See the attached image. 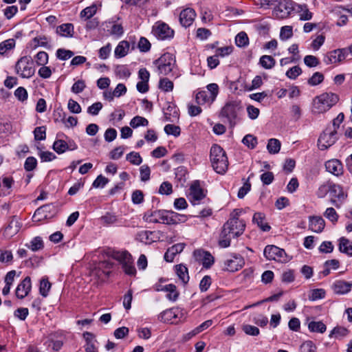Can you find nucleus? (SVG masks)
Returning <instances> with one entry per match:
<instances>
[{
    "label": "nucleus",
    "mask_w": 352,
    "mask_h": 352,
    "mask_svg": "<svg viewBox=\"0 0 352 352\" xmlns=\"http://www.w3.org/2000/svg\"><path fill=\"white\" fill-rule=\"evenodd\" d=\"M348 333V330L346 328L338 327H335L329 333V338L335 337L336 338H342L345 337Z\"/></svg>",
    "instance_id": "nucleus-52"
},
{
    "label": "nucleus",
    "mask_w": 352,
    "mask_h": 352,
    "mask_svg": "<svg viewBox=\"0 0 352 352\" xmlns=\"http://www.w3.org/2000/svg\"><path fill=\"white\" fill-rule=\"evenodd\" d=\"M126 159L133 165H140L142 162L140 155L133 151L128 153L126 156Z\"/></svg>",
    "instance_id": "nucleus-55"
},
{
    "label": "nucleus",
    "mask_w": 352,
    "mask_h": 352,
    "mask_svg": "<svg viewBox=\"0 0 352 352\" xmlns=\"http://www.w3.org/2000/svg\"><path fill=\"white\" fill-rule=\"evenodd\" d=\"M339 100V96L333 93H323L316 96L313 101V112L322 113L329 110Z\"/></svg>",
    "instance_id": "nucleus-3"
},
{
    "label": "nucleus",
    "mask_w": 352,
    "mask_h": 352,
    "mask_svg": "<svg viewBox=\"0 0 352 352\" xmlns=\"http://www.w3.org/2000/svg\"><path fill=\"white\" fill-rule=\"evenodd\" d=\"M300 349L302 352H316V346L310 340L304 342L301 344Z\"/></svg>",
    "instance_id": "nucleus-64"
},
{
    "label": "nucleus",
    "mask_w": 352,
    "mask_h": 352,
    "mask_svg": "<svg viewBox=\"0 0 352 352\" xmlns=\"http://www.w3.org/2000/svg\"><path fill=\"white\" fill-rule=\"evenodd\" d=\"M148 124V121L144 117L135 116L130 122V125L133 128H137L140 126H146Z\"/></svg>",
    "instance_id": "nucleus-50"
},
{
    "label": "nucleus",
    "mask_w": 352,
    "mask_h": 352,
    "mask_svg": "<svg viewBox=\"0 0 352 352\" xmlns=\"http://www.w3.org/2000/svg\"><path fill=\"white\" fill-rule=\"evenodd\" d=\"M348 55L346 48L332 50L324 55L323 61L326 65L336 64L344 60Z\"/></svg>",
    "instance_id": "nucleus-10"
},
{
    "label": "nucleus",
    "mask_w": 352,
    "mask_h": 352,
    "mask_svg": "<svg viewBox=\"0 0 352 352\" xmlns=\"http://www.w3.org/2000/svg\"><path fill=\"white\" fill-rule=\"evenodd\" d=\"M164 132L168 135L178 137L181 133V129L179 126L168 124L164 126Z\"/></svg>",
    "instance_id": "nucleus-51"
},
{
    "label": "nucleus",
    "mask_w": 352,
    "mask_h": 352,
    "mask_svg": "<svg viewBox=\"0 0 352 352\" xmlns=\"http://www.w3.org/2000/svg\"><path fill=\"white\" fill-rule=\"evenodd\" d=\"M143 219L148 223L173 225L186 221L187 216L173 211L151 209L144 213Z\"/></svg>",
    "instance_id": "nucleus-2"
},
{
    "label": "nucleus",
    "mask_w": 352,
    "mask_h": 352,
    "mask_svg": "<svg viewBox=\"0 0 352 352\" xmlns=\"http://www.w3.org/2000/svg\"><path fill=\"white\" fill-rule=\"evenodd\" d=\"M111 256L122 265L125 274L129 276L135 275L136 270L133 265L132 256L127 251H113Z\"/></svg>",
    "instance_id": "nucleus-4"
},
{
    "label": "nucleus",
    "mask_w": 352,
    "mask_h": 352,
    "mask_svg": "<svg viewBox=\"0 0 352 352\" xmlns=\"http://www.w3.org/2000/svg\"><path fill=\"white\" fill-rule=\"evenodd\" d=\"M179 310L177 308H170L161 312L158 316V319L164 322H174V320L177 318Z\"/></svg>",
    "instance_id": "nucleus-24"
},
{
    "label": "nucleus",
    "mask_w": 352,
    "mask_h": 352,
    "mask_svg": "<svg viewBox=\"0 0 352 352\" xmlns=\"http://www.w3.org/2000/svg\"><path fill=\"white\" fill-rule=\"evenodd\" d=\"M214 100L210 98L208 91L205 90L199 91L195 94V102L199 105H203L204 104H211Z\"/></svg>",
    "instance_id": "nucleus-34"
},
{
    "label": "nucleus",
    "mask_w": 352,
    "mask_h": 352,
    "mask_svg": "<svg viewBox=\"0 0 352 352\" xmlns=\"http://www.w3.org/2000/svg\"><path fill=\"white\" fill-rule=\"evenodd\" d=\"M242 142L250 148H254L256 144L257 140L252 135H246L242 140Z\"/></svg>",
    "instance_id": "nucleus-63"
},
{
    "label": "nucleus",
    "mask_w": 352,
    "mask_h": 352,
    "mask_svg": "<svg viewBox=\"0 0 352 352\" xmlns=\"http://www.w3.org/2000/svg\"><path fill=\"white\" fill-rule=\"evenodd\" d=\"M50 288L51 283L49 282L48 278L46 277L42 278L40 282V294L43 297H47Z\"/></svg>",
    "instance_id": "nucleus-42"
},
{
    "label": "nucleus",
    "mask_w": 352,
    "mask_h": 352,
    "mask_svg": "<svg viewBox=\"0 0 352 352\" xmlns=\"http://www.w3.org/2000/svg\"><path fill=\"white\" fill-rule=\"evenodd\" d=\"M56 33L63 37H72L74 34V25L70 23L60 25L56 28Z\"/></svg>",
    "instance_id": "nucleus-29"
},
{
    "label": "nucleus",
    "mask_w": 352,
    "mask_h": 352,
    "mask_svg": "<svg viewBox=\"0 0 352 352\" xmlns=\"http://www.w3.org/2000/svg\"><path fill=\"white\" fill-rule=\"evenodd\" d=\"M337 131L334 129L333 131L325 130L318 140V146L320 150H326L332 146L337 140Z\"/></svg>",
    "instance_id": "nucleus-9"
},
{
    "label": "nucleus",
    "mask_w": 352,
    "mask_h": 352,
    "mask_svg": "<svg viewBox=\"0 0 352 352\" xmlns=\"http://www.w3.org/2000/svg\"><path fill=\"white\" fill-rule=\"evenodd\" d=\"M325 226L324 220L319 216H311L309 218V229L316 233L321 232Z\"/></svg>",
    "instance_id": "nucleus-23"
},
{
    "label": "nucleus",
    "mask_w": 352,
    "mask_h": 352,
    "mask_svg": "<svg viewBox=\"0 0 352 352\" xmlns=\"http://www.w3.org/2000/svg\"><path fill=\"white\" fill-rule=\"evenodd\" d=\"M243 212L241 208L234 209L229 214V217L223 225L221 236V248H227L230 245L232 239H236L242 235L245 230L246 223L240 217Z\"/></svg>",
    "instance_id": "nucleus-1"
},
{
    "label": "nucleus",
    "mask_w": 352,
    "mask_h": 352,
    "mask_svg": "<svg viewBox=\"0 0 352 352\" xmlns=\"http://www.w3.org/2000/svg\"><path fill=\"white\" fill-rule=\"evenodd\" d=\"M35 61L38 65H45L48 62V54L45 52L41 51L36 54Z\"/></svg>",
    "instance_id": "nucleus-59"
},
{
    "label": "nucleus",
    "mask_w": 352,
    "mask_h": 352,
    "mask_svg": "<svg viewBox=\"0 0 352 352\" xmlns=\"http://www.w3.org/2000/svg\"><path fill=\"white\" fill-rule=\"evenodd\" d=\"M28 248L31 249L32 251H38L39 250L43 249V241L40 236H36L30 242L28 245H26Z\"/></svg>",
    "instance_id": "nucleus-47"
},
{
    "label": "nucleus",
    "mask_w": 352,
    "mask_h": 352,
    "mask_svg": "<svg viewBox=\"0 0 352 352\" xmlns=\"http://www.w3.org/2000/svg\"><path fill=\"white\" fill-rule=\"evenodd\" d=\"M52 207V206L51 204H45L37 208L33 215V221H41L47 219Z\"/></svg>",
    "instance_id": "nucleus-27"
},
{
    "label": "nucleus",
    "mask_w": 352,
    "mask_h": 352,
    "mask_svg": "<svg viewBox=\"0 0 352 352\" xmlns=\"http://www.w3.org/2000/svg\"><path fill=\"white\" fill-rule=\"evenodd\" d=\"M153 33L160 40L171 38L174 36V31L164 23H157L153 27Z\"/></svg>",
    "instance_id": "nucleus-13"
},
{
    "label": "nucleus",
    "mask_w": 352,
    "mask_h": 352,
    "mask_svg": "<svg viewBox=\"0 0 352 352\" xmlns=\"http://www.w3.org/2000/svg\"><path fill=\"white\" fill-rule=\"evenodd\" d=\"M109 180L102 175H98L96 179L94 181L92 186L94 188H104Z\"/></svg>",
    "instance_id": "nucleus-62"
},
{
    "label": "nucleus",
    "mask_w": 352,
    "mask_h": 352,
    "mask_svg": "<svg viewBox=\"0 0 352 352\" xmlns=\"http://www.w3.org/2000/svg\"><path fill=\"white\" fill-rule=\"evenodd\" d=\"M329 192L338 199L343 200L346 197V195L344 192L342 188L340 185L332 182L329 183Z\"/></svg>",
    "instance_id": "nucleus-35"
},
{
    "label": "nucleus",
    "mask_w": 352,
    "mask_h": 352,
    "mask_svg": "<svg viewBox=\"0 0 352 352\" xmlns=\"http://www.w3.org/2000/svg\"><path fill=\"white\" fill-rule=\"evenodd\" d=\"M160 75H168L175 66V58L170 53H165L154 62Z\"/></svg>",
    "instance_id": "nucleus-5"
},
{
    "label": "nucleus",
    "mask_w": 352,
    "mask_h": 352,
    "mask_svg": "<svg viewBox=\"0 0 352 352\" xmlns=\"http://www.w3.org/2000/svg\"><path fill=\"white\" fill-rule=\"evenodd\" d=\"M193 257L199 263L201 264L204 267L208 269L214 263V257L212 255L202 249H197L193 252Z\"/></svg>",
    "instance_id": "nucleus-11"
},
{
    "label": "nucleus",
    "mask_w": 352,
    "mask_h": 352,
    "mask_svg": "<svg viewBox=\"0 0 352 352\" xmlns=\"http://www.w3.org/2000/svg\"><path fill=\"white\" fill-rule=\"evenodd\" d=\"M259 63L266 69H272L276 63L275 59L269 55H263L260 58Z\"/></svg>",
    "instance_id": "nucleus-40"
},
{
    "label": "nucleus",
    "mask_w": 352,
    "mask_h": 352,
    "mask_svg": "<svg viewBox=\"0 0 352 352\" xmlns=\"http://www.w3.org/2000/svg\"><path fill=\"white\" fill-rule=\"evenodd\" d=\"M244 263L245 262L243 257L239 254H234L225 261L223 270L234 272L241 269Z\"/></svg>",
    "instance_id": "nucleus-12"
},
{
    "label": "nucleus",
    "mask_w": 352,
    "mask_h": 352,
    "mask_svg": "<svg viewBox=\"0 0 352 352\" xmlns=\"http://www.w3.org/2000/svg\"><path fill=\"white\" fill-rule=\"evenodd\" d=\"M129 49V43L126 41H120L115 49V56L122 58L125 56Z\"/></svg>",
    "instance_id": "nucleus-36"
},
{
    "label": "nucleus",
    "mask_w": 352,
    "mask_h": 352,
    "mask_svg": "<svg viewBox=\"0 0 352 352\" xmlns=\"http://www.w3.org/2000/svg\"><path fill=\"white\" fill-rule=\"evenodd\" d=\"M220 156V146L217 144H214L210 151V160L211 162L212 167L213 170L217 173H220L219 166V161Z\"/></svg>",
    "instance_id": "nucleus-22"
},
{
    "label": "nucleus",
    "mask_w": 352,
    "mask_h": 352,
    "mask_svg": "<svg viewBox=\"0 0 352 352\" xmlns=\"http://www.w3.org/2000/svg\"><path fill=\"white\" fill-rule=\"evenodd\" d=\"M173 82L167 78H163L160 80L159 88L165 92L172 91L173 89Z\"/></svg>",
    "instance_id": "nucleus-49"
},
{
    "label": "nucleus",
    "mask_w": 352,
    "mask_h": 352,
    "mask_svg": "<svg viewBox=\"0 0 352 352\" xmlns=\"http://www.w3.org/2000/svg\"><path fill=\"white\" fill-rule=\"evenodd\" d=\"M332 288L336 294H345L351 290L350 283L344 280H337L333 284Z\"/></svg>",
    "instance_id": "nucleus-30"
},
{
    "label": "nucleus",
    "mask_w": 352,
    "mask_h": 352,
    "mask_svg": "<svg viewBox=\"0 0 352 352\" xmlns=\"http://www.w3.org/2000/svg\"><path fill=\"white\" fill-rule=\"evenodd\" d=\"M324 80V76L320 72H315L308 80V83L311 86H316L321 83Z\"/></svg>",
    "instance_id": "nucleus-57"
},
{
    "label": "nucleus",
    "mask_w": 352,
    "mask_h": 352,
    "mask_svg": "<svg viewBox=\"0 0 352 352\" xmlns=\"http://www.w3.org/2000/svg\"><path fill=\"white\" fill-rule=\"evenodd\" d=\"M298 12L300 16V19L301 21H308L311 19L312 13L309 12L307 6L306 5H299L298 6Z\"/></svg>",
    "instance_id": "nucleus-45"
},
{
    "label": "nucleus",
    "mask_w": 352,
    "mask_h": 352,
    "mask_svg": "<svg viewBox=\"0 0 352 352\" xmlns=\"http://www.w3.org/2000/svg\"><path fill=\"white\" fill-rule=\"evenodd\" d=\"M326 170L333 174L334 175L338 176L342 174V164L338 160H329L325 163Z\"/></svg>",
    "instance_id": "nucleus-26"
},
{
    "label": "nucleus",
    "mask_w": 352,
    "mask_h": 352,
    "mask_svg": "<svg viewBox=\"0 0 352 352\" xmlns=\"http://www.w3.org/2000/svg\"><path fill=\"white\" fill-rule=\"evenodd\" d=\"M265 217L261 212H256L253 216L252 221L256 223L263 231L267 232L270 230L271 227L265 222Z\"/></svg>",
    "instance_id": "nucleus-31"
},
{
    "label": "nucleus",
    "mask_w": 352,
    "mask_h": 352,
    "mask_svg": "<svg viewBox=\"0 0 352 352\" xmlns=\"http://www.w3.org/2000/svg\"><path fill=\"white\" fill-rule=\"evenodd\" d=\"M109 25H107V28H110V34L116 36H120L122 35L124 31L121 24L113 23L109 22Z\"/></svg>",
    "instance_id": "nucleus-53"
},
{
    "label": "nucleus",
    "mask_w": 352,
    "mask_h": 352,
    "mask_svg": "<svg viewBox=\"0 0 352 352\" xmlns=\"http://www.w3.org/2000/svg\"><path fill=\"white\" fill-rule=\"evenodd\" d=\"M97 11V7L95 4L91 5V6L87 7L83 9L80 14L81 18H84L85 20L89 19L91 18Z\"/></svg>",
    "instance_id": "nucleus-44"
},
{
    "label": "nucleus",
    "mask_w": 352,
    "mask_h": 352,
    "mask_svg": "<svg viewBox=\"0 0 352 352\" xmlns=\"http://www.w3.org/2000/svg\"><path fill=\"white\" fill-rule=\"evenodd\" d=\"M248 37L244 32H239L235 38V42L239 47H245L248 44Z\"/></svg>",
    "instance_id": "nucleus-56"
},
{
    "label": "nucleus",
    "mask_w": 352,
    "mask_h": 352,
    "mask_svg": "<svg viewBox=\"0 0 352 352\" xmlns=\"http://www.w3.org/2000/svg\"><path fill=\"white\" fill-rule=\"evenodd\" d=\"M52 148L58 154H62L68 150H76L78 146L74 140L69 139L67 141L63 140H55Z\"/></svg>",
    "instance_id": "nucleus-16"
},
{
    "label": "nucleus",
    "mask_w": 352,
    "mask_h": 352,
    "mask_svg": "<svg viewBox=\"0 0 352 352\" xmlns=\"http://www.w3.org/2000/svg\"><path fill=\"white\" fill-rule=\"evenodd\" d=\"M100 221L103 225L109 226L116 223L118 221V219L114 214L107 212L101 217Z\"/></svg>",
    "instance_id": "nucleus-43"
},
{
    "label": "nucleus",
    "mask_w": 352,
    "mask_h": 352,
    "mask_svg": "<svg viewBox=\"0 0 352 352\" xmlns=\"http://www.w3.org/2000/svg\"><path fill=\"white\" fill-rule=\"evenodd\" d=\"M280 147L281 143L278 139L271 138L268 140L267 149L270 154L278 153L280 150Z\"/></svg>",
    "instance_id": "nucleus-38"
},
{
    "label": "nucleus",
    "mask_w": 352,
    "mask_h": 352,
    "mask_svg": "<svg viewBox=\"0 0 352 352\" xmlns=\"http://www.w3.org/2000/svg\"><path fill=\"white\" fill-rule=\"evenodd\" d=\"M158 192L161 195H169L173 192V186L168 182H164L160 185Z\"/></svg>",
    "instance_id": "nucleus-60"
},
{
    "label": "nucleus",
    "mask_w": 352,
    "mask_h": 352,
    "mask_svg": "<svg viewBox=\"0 0 352 352\" xmlns=\"http://www.w3.org/2000/svg\"><path fill=\"white\" fill-rule=\"evenodd\" d=\"M156 290L166 292V298L172 302L176 301L179 296V292L177 291L176 286L173 284L159 286L157 287Z\"/></svg>",
    "instance_id": "nucleus-20"
},
{
    "label": "nucleus",
    "mask_w": 352,
    "mask_h": 352,
    "mask_svg": "<svg viewBox=\"0 0 352 352\" xmlns=\"http://www.w3.org/2000/svg\"><path fill=\"white\" fill-rule=\"evenodd\" d=\"M293 28L290 25H285L280 28V39L287 41L293 36Z\"/></svg>",
    "instance_id": "nucleus-46"
},
{
    "label": "nucleus",
    "mask_w": 352,
    "mask_h": 352,
    "mask_svg": "<svg viewBox=\"0 0 352 352\" xmlns=\"http://www.w3.org/2000/svg\"><path fill=\"white\" fill-rule=\"evenodd\" d=\"M294 3L288 0H281L273 10V15L278 19L289 17L294 11Z\"/></svg>",
    "instance_id": "nucleus-7"
},
{
    "label": "nucleus",
    "mask_w": 352,
    "mask_h": 352,
    "mask_svg": "<svg viewBox=\"0 0 352 352\" xmlns=\"http://www.w3.org/2000/svg\"><path fill=\"white\" fill-rule=\"evenodd\" d=\"M205 197L204 190L201 188L199 181H195L190 187L188 198L193 204H199V201Z\"/></svg>",
    "instance_id": "nucleus-15"
},
{
    "label": "nucleus",
    "mask_w": 352,
    "mask_h": 352,
    "mask_svg": "<svg viewBox=\"0 0 352 352\" xmlns=\"http://www.w3.org/2000/svg\"><path fill=\"white\" fill-rule=\"evenodd\" d=\"M32 284L31 278L26 276L16 287L15 294L16 296L19 299L26 297L31 291Z\"/></svg>",
    "instance_id": "nucleus-17"
},
{
    "label": "nucleus",
    "mask_w": 352,
    "mask_h": 352,
    "mask_svg": "<svg viewBox=\"0 0 352 352\" xmlns=\"http://www.w3.org/2000/svg\"><path fill=\"white\" fill-rule=\"evenodd\" d=\"M339 241V250L349 256H352V241L345 237H341Z\"/></svg>",
    "instance_id": "nucleus-33"
},
{
    "label": "nucleus",
    "mask_w": 352,
    "mask_h": 352,
    "mask_svg": "<svg viewBox=\"0 0 352 352\" xmlns=\"http://www.w3.org/2000/svg\"><path fill=\"white\" fill-rule=\"evenodd\" d=\"M185 246L186 243H179L172 245L171 247L168 248V250L165 252L164 256V260L167 262H173L175 258V256L177 254L181 253L184 250Z\"/></svg>",
    "instance_id": "nucleus-21"
},
{
    "label": "nucleus",
    "mask_w": 352,
    "mask_h": 352,
    "mask_svg": "<svg viewBox=\"0 0 352 352\" xmlns=\"http://www.w3.org/2000/svg\"><path fill=\"white\" fill-rule=\"evenodd\" d=\"M208 91V94H209L210 98H212L214 101L215 100L218 94H219V86L216 83H211L207 85L206 87Z\"/></svg>",
    "instance_id": "nucleus-58"
},
{
    "label": "nucleus",
    "mask_w": 352,
    "mask_h": 352,
    "mask_svg": "<svg viewBox=\"0 0 352 352\" xmlns=\"http://www.w3.org/2000/svg\"><path fill=\"white\" fill-rule=\"evenodd\" d=\"M16 41L14 38H9L0 43V54L3 55L8 51L14 48Z\"/></svg>",
    "instance_id": "nucleus-39"
},
{
    "label": "nucleus",
    "mask_w": 352,
    "mask_h": 352,
    "mask_svg": "<svg viewBox=\"0 0 352 352\" xmlns=\"http://www.w3.org/2000/svg\"><path fill=\"white\" fill-rule=\"evenodd\" d=\"M179 119L178 109L175 107L169 105L166 111L164 112V120L167 122H174L175 120Z\"/></svg>",
    "instance_id": "nucleus-37"
},
{
    "label": "nucleus",
    "mask_w": 352,
    "mask_h": 352,
    "mask_svg": "<svg viewBox=\"0 0 352 352\" xmlns=\"http://www.w3.org/2000/svg\"><path fill=\"white\" fill-rule=\"evenodd\" d=\"M267 260H274L279 262L287 261V255L283 249L276 245H267L263 252Z\"/></svg>",
    "instance_id": "nucleus-8"
},
{
    "label": "nucleus",
    "mask_w": 352,
    "mask_h": 352,
    "mask_svg": "<svg viewBox=\"0 0 352 352\" xmlns=\"http://www.w3.org/2000/svg\"><path fill=\"white\" fill-rule=\"evenodd\" d=\"M20 230V223L16 217H14L6 227L3 234L7 238H11L18 233Z\"/></svg>",
    "instance_id": "nucleus-25"
},
{
    "label": "nucleus",
    "mask_w": 352,
    "mask_h": 352,
    "mask_svg": "<svg viewBox=\"0 0 352 352\" xmlns=\"http://www.w3.org/2000/svg\"><path fill=\"white\" fill-rule=\"evenodd\" d=\"M240 109L239 104L234 102L227 104L221 110V114L228 118L231 126L235 124V119Z\"/></svg>",
    "instance_id": "nucleus-14"
},
{
    "label": "nucleus",
    "mask_w": 352,
    "mask_h": 352,
    "mask_svg": "<svg viewBox=\"0 0 352 352\" xmlns=\"http://www.w3.org/2000/svg\"><path fill=\"white\" fill-rule=\"evenodd\" d=\"M308 328L311 332H317L322 333L326 329V325L321 321H311L308 324Z\"/></svg>",
    "instance_id": "nucleus-41"
},
{
    "label": "nucleus",
    "mask_w": 352,
    "mask_h": 352,
    "mask_svg": "<svg viewBox=\"0 0 352 352\" xmlns=\"http://www.w3.org/2000/svg\"><path fill=\"white\" fill-rule=\"evenodd\" d=\"M305 64L309 67H315L320 63L318 58L313 55H307L304 58Z\"/></svg>",
    "instance_id": "nucleus-61"
},
{
    "label": "nucleus",
    "mask_w": 352,
    "mask_h": 352,
    "mask_svg": "<svg viewBox=\"0 0 352 352\" xmlns=\"http://www.w3.org/2000/svg\"><path fill=\"white\" fill-rule=\"evenodd\" d=\"M16 73L21 78H29L35 73L33 61L30 56H25L18 60L15 65Z\"/></svg>",
    "instance_id": "nucleus-6"
},
{
    "label": "nucleus",
    "mask_w": 352,
    "mask_h": 352,
    "mask_svg": "<svg viewBox=\"0 0 352 352\" xmlns=\"http://www.w3.org/2000/svg\"><path fill=\"white\" fill-rule=\"evenodd\" d=\"M175 272L179 279L184 283L186 284L190 279L188 275V270L187 267L184 264L177 265L175 267Z\"/></svg>",
    "instance_id": "nucleus-32"
},
{
    "label": "nucleus",
    "mask_w": 352,
    "mask_h": 352,
    "mask_svg": "<svg viewBox=\"0 0 352 352\" xmlns=\"http://www.w3.org/2000/svg\"><path fill=\"white\" fill-rule=\"evenodd\" d=\"M196 16L195 10L187 8L184 9L179 14V22L183 27L187 28L191 25Z\"/></svg>",
    "instance_id": "nucleus-18"
},
{
    "label": "nucleus",
    "mask_w": 352,
    "mask_h": 352,
    "mask_svg": "<svg viewBox=\"0 0 352 352\" xmlns=\"http://www.w3.org/2000/svg\"><path fill=\"white\" fill-rule=\"evenodd\" d=\"M218 42H216L214 44H210L207 45V50H215V53L214 54H210L208 56L207 58L208 66L210 69L215 68L219 63V56H220V48L217 47Z\"/></svg>",
    "instance_id": "nucleus-19"
},
{
    "label": "nucleus",
    "mask_w": 352,
    "mask_h": 352,
    "mask_svg": "<svg viewBox=\"0 0 352 352\" xmlns=\"http://www.w3.org/2000/svg\"><path fill=\"white\" fill-rule=\"evenodd\" d=\"M14 179L10 177H5L0 182V196H6L10 194Z\"/></svg>",
    "instance_id": "nucleus-28"
},
{
    "label": "nucleus",
    "mask_w": 352,
    "mask_h": 352,
    "mask_svg": "<svg viewBox=\"0 0 352 352\" xmlns=\"http://www.w3.org/2000/svg\"><path fill=\"white\" fill-rule=\"evenodd\" d=\"M115 73L120 78H127L130 76L131 72L126 65H117L115 68Z\"/></svg>",
    "instance_id": "nucleus-48"
},
{
    "label": "nucleus",
    "mask_w": 352,
    "mask_h": 352,
    "mask_svg": "<svg viewBox=\"0 0 352 352\" xmlns=\"http://www.w3.org/2000/svg\"><path fill=\"white\" fill-rule=\"evenodd\" d=\"M324 216L333 223H335L338 221L339 217L336 210L332 207L327 208L326 209L325 212H324Z\"/></svg>",
    "instance_id": "nucleus-54"
}]
</instances>
